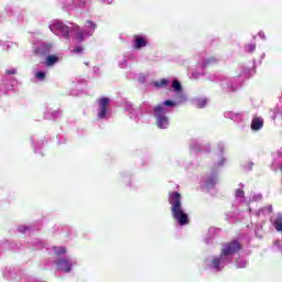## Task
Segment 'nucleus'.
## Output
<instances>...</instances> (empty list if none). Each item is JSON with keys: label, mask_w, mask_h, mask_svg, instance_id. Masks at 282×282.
<instances>
[{"label": "nucleus", "mask_w": 282, "mask_h": 282, "mask_svg": "<svg viewBox=\"0 0 282 282\" xmlns=\"http://www.w3.org/2000/svg\"><path fill=\"white\" fill-rule=\"evenodd\" d=\"M169 204L171 205L172 217L177 221L178 226L188 225V214H186L182 207V194L178 192H170Z\"/></svg>", "instance_id": "f257e3e1"}, {"label": "nucleus", "mask_w": 282, "mask_h": 282, "mask_svg": "<svg viewBox=\"0 0 282 282\" xmlns=\"http://www.w3.org/2000/svg\"><path fill=\"white\" fill-rule=\"evenodd\" d=\"M242 246L239 240H231L229 242L223 243L220 250V259H226V257H232V254H237L241 250Z\"/></svg>", "instance_id": "f03ea898"}, {"label": "nucleus", "mask_w": 282, "mask_h": 282, "mask_svg": "<svg viewBox=\"0 0 282 282\" xmlns=\"http://www.w3.org/2000/svg\"><path fill=\"white\" fill-rule=\"evenodd\" d=\"M154 117L156 118V127L159 129H166L169 127V117L166 116L164 105L154 107Z\"/></svg>", "instance_id": "7ed1b4c3"}, {"label": "nucleus", "mask_w": 282, "mask_h": 282, "mask_svg": "<svg viewBox=\"0 0 282 282\" xmlns=\"http://www.w3.org/2000/svg\"><path fill=\"white\" fill-rule=\"evenodd\" d=\"M56 265L57 270H59L61 272H72V262L66 258L58 259Z\"/></svg>", "instance_id": "20e7f679"}, {"label": "nucleus", "mask_w": 282, "mask_h": 282, "mask_svg": "<svg viewBox=\"0 0 282 282\" xmlns=\"http://www.w3.org/2000/svg\"><path fill=\"white\" fill-rule=\"evenodd\" d=\"M107 107H109V98L104 97L99 99V118H106L107 117Z\"/></svg>", "instance_id": "39448f33"}, {"label": "nucleus", "mask_w": 282, "mask_h": 282, "mask_svg": "<svg viewBox=\"0 0 282 282\" xmlns=\"http://www.w3.org/2000/svg\"><path fill=\"white\" fill-rule=\"evenodd\" d=\"M55 28L56 30H58V32L62 33L63 36H65V39H69V26H67L63 22H56Z\"/></svg>", "instance_id": "423d86ee"}, {"label": "nucleus", "mask_w": 282, "mask_h": 282, "mask_svg": "<svg viewBox=\"0 0 282 282\" xmlns=\"http://www.w3.org/2000/svg\"><path fill=\"white\" fill-rule=\"evenodd\" d=\"M147 37L134 35V50H142V47H147Z\"/></svg>", "instance_id": "0eeeda50"}, {"label": "nucleus", "mask_w": 282, "mask_h": 282, "mask_svg": "<svg viewBox=\"0 0 282 282\" xmlns=\"http://www.w3.org/2000/svg\"><path fill=\"white\" fill-rule=\"evenodd\" d=\"M251 129L252 131H259L260 129H263V118L254 117L251 121Z\"/></svg>", "instance_id": "6e6552de"}, {"label": "nucleus", "mask_w": 282, "mask_h": 282, "mask_svg": "<svg viewBox=\"0 0 282 282\" xmlns=\"http://www.w3.org/2000/svg\"><path fill=\"white\" fill-rule=\"evenodd\" d=\"M273 226L278 232H282V214H278L276 218L273 220Z\"/></svg>", "instance_id": "1a4fd4ad"}, {"label": "nucleus", "mask_w": 282, "mask_h": 282, "mask_svg": "<svg viewBox=\"0 0 282 282\" xmlns=\"http://www.w3.org/2000/svg\"><path fill=\"white\" fill-rule=\"evenodd\" d=\"M221 256H219V258L215 257L212 260V267L216 269V272H221Z\"/></svg>", "instance_id": "9d476101"}, {"label": "nucleus", "mask_w": 282, "mask_h": 282, "mask_svg": "<svg viewBox=\"0 0 282 282\" xmlns=\"http://www.w3.org/2000/svg\"><path fill=\"white\" fill-rule=\"evenodd\" d=\"M57 62H58V56H56V55H48L46 57L45 66L46 67H52L53 65H56Z\"/></svg>", "instance_id": "9b49d317"}, {"label": "nucleus", "mask_w": 282, "mask_h": 282, "mask_svg": "<svg viewBox=\"0 0 282 282\" xmlns=\"http://www.w3.org/2000/svg\"><path fill=\"white\" fill-rule=\"evenodd\" d=\"M53 252L56 257H61V254L67 253V249L65 247H54Z\"/></svg>", "instance_id": "f8f14e48"}, {"label": "nucleus", "mask_w": 282, "mask_h": 282, "mask_svg": "<svg viewBox=\"0 0 282 282\" xmlns=\"http://www.w3.org/2000/svg\"><path fill=\"white\" fill-rule=\"evenodd\" d=\"M172 87L175 91H182V84L177 79L172 82Z\"/></svg>", "instance_id": "ddd939ff"}, {"label": "nucleus", "mask_w": 282, "mask_h": 282, "mask_svg": "<svg viewBox=\"0 0 282 282\" xmlns=\"http://www.w3.org/2000/svg\"><path fill=\"white\" fill-rule=\"evenodd\" d=\"M166 85H169V79H166V78H163V79L154 83V86H156V87H166Z\"/></svg>", "instance_id": "4468645a"}, {"label": "nucleus", "mask_w": 282, "mask_h": 282, "mask_svg": "<svg viewBox=\"0 0 282 282\" xmlns=\"http://www.w3.org/2000/svg\"><path fill=\"white\" fill-rule=\"evenodd\" d=\"M76 40L78 43H83L85 41V34L82 31H78L76 34Z\"/></svg>", "instance_id": "2eb2a0df"}, {"label": "nucleus", "mask_w": 282, "mask_h": 282, "mask_svg": "<svg viewBox=\"0 0 282 282\" xmlns=\"http://www.w3.org/2000/svg\"><path fill=\"white\" fill-rule=\"evenodd\" d=\"M88 28H90V30H93V32L98 28V25H96V23H94V21L88 20L87 22Z\"/></svg>", "instance_id": "dca6fc26"}, {"label": "nucleus", "mask_w": 282, "mask_h": 282, "mask_svg": "<svg viewBox=\"0 0 282 282\" xmlns=\"http://www.w3.org/2000/svg\"><path fill=\"white\" fill-rule=\"evenodd\" d=\"M35 78H37L39 80H45V73L44 72L35 73Z\"/></svg>", "instance_id": "f3484780"}, {"label": "nucleus", "mask_w": 282, "mask_h": 282, "mask_svg": "<svg viewBox=\"0 0 282 282\" xmlns=\"http://www.w3.org/2000/svg\"><path fill=\"white\" fill-rule=\"evenodd\" d=\"M198 109H203V107H206V99L197 101Z\"/></svg>", "instance_id": "a211bd4d"}, {"label": "nucleus", "mask_w": 282, "mask_h": 282, "mask_svg": "<svg viewBox=\"0 0 282 282\" xmlns=\"http://www.w3.org/2000/svg\"><path fill=\"white\" fill-rule=\"evenodd\" d=\"M243 196H245L243 189L241 188L236 189V197H243Z\"/></svg>", "instance_id": "6ab92c4d"}, {"label": "nucleus", "mask_w": 282, "mask_h": 282, "mask_svg": "<svg viewBox=\"0 0 282 282\" xmlns=\"http://www.w3.org/2000/svg\"><path fill=\"white\" fill-rule=\"evenodd\" d=\"M6 74H8V76H14V74H17V69L12 68V69H7Z\"/></svg>", "instance_id": "aec40b11"}, {"label": "nucleus", "mask_w": 282, "mask_h": 282, "mask_svg": "<svg viewBox=\"0 0 282 282\" xmlns=\"http://www.w3.org/2000/svg\"><path fill=\"white\" fill-rule=\"evenodd\" d=\"M164 105H165V107H175V102L172 100H165Z\"/></svg>", "instance_id": "412c9836"}, {"label": "nucleus", "mask_w": 282, "mask_h": 282, "mask_svg": "<svg viewBox=\"0 0 282 282\" xmlns=\"http://www.w3.org/2000/svg\"><path fill=\"white\" fill-rule=\"evenodd\" d=\"M247 50L252 53L254 50H257V46H254V44H248Z\"/></svg>", "instance_id": "4be33fe9"}, {"label": "nucleus", "mask_w": 282, "mask_h": 282, "mask_svg": "<svg viewBox=\"0 0 282 282\" xmlns=\"http://www.w3.org/2000/svg\"><path fill=\"white\" fill-rule=\"evenodd\" d=\"M73 52H75V54H80L83 53V47L82 46H76Z\"/></svg>", "instance_id": "5701e85b"}, {"label": "nucleus", "mask_w": 282, "mask_h": 282, "mask_svg": "<svg viewBox=\"0 0 282 282\" xmlns=\"http://www.w3.org/2000/svg\"><path fill=\"white\" fill-rule=\"evenodd\" d=\"M281 171H282V166H281Z\"/></svg>", "instance_id": "b1692460"}]
</instances>
